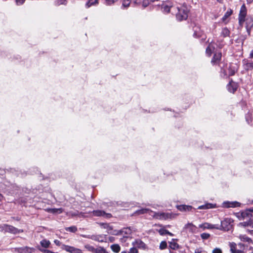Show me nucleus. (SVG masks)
I'll return each mask as SVG.
<instances>
[{
  "label": "nucleus",
  "instance_id": "nucleus-1",
  "mask_svg": "<svg viewBox=\"0 0 253 253\" xmlns=\"http://www.w3.org/2000/svg\"><path fill=\"white\" fill-rule=\"evenodd\" d=\"M239 25L243 27L245 23L246 31L249 35H250L251 30L253 27V17L252 16H247V8L245 3L241 7L238 15Z\"/></svg>",
  "mask_w": 253,
  "mask_h": 253
},
{
  "label": "nucleus",
  "instance_id": "nucleus-2",
  "mask_svg": "<svg viewBox=\"0 0 253 253\" xmlns=\"http://www.w3.org/2000/svg\"><path fill=\"white\" fill-rule=\"evenodd\" d=\"M189 10L186 6L182 5L178 7V12L176 14V19L179 21L185 20L188 16Z\"/></svg>",
  "mask_w": 253,
  "mask_h": 253
},
{
  "label": "nucleus",
  "instance_id": "nucleus-3",
  "mask_svg": "<svg viewBox=\"0 0 253 253\" xmlns=\"http://www.w3.org/2000/svg\"><path fill=\"white\" fill-rule=\"evenodd\" d=\"M237 217L239 218V220H245L244 222H240L238 224L239 226L243 227H249L251 228H253V217H245L243 218L241 215L237 214Z\"/></svg>",
  "mask_w": 253,
  "mask_h": 253
},
{
  "label": "nucleus",
  "instance_id": "nucleus-4",
  "mask_svg": "<svg viewBox=\"0 0 253 253\" xmlns=\"http://www.w3.org/2000/svg\"><path fill=\"white\" fill-rule=\"evenodd\" d=\"M233 220L231 218H226L221 221L219 226V229H223L224 231H229L232 228L231 223Z\"/></svg>",
  "mask_w": 253,
  "mask_h": 253
},
{
  "label": "nucleus",
  "instance_id": "nucleus-5",
  "mask_svg": "<svg viewBox=\"0 0 253 253\" xmlns=\"http://www.w3.org/2000/svg\"><path fill=\"white\" fill-rule=\"evenodd\" d=\"M238 87V84L233 81L232 79H230V81L226 86L227 90L232 93H234L237 91Z\"/></svg>",
  "mask_w": 253,
  "mask_h": 253
},
{
  "label": "nucleus",
  "instance_id": "nucleus-6",
  "mask_svg": "<svg viewBox=\"0 0 253 253\" xmlns=\"http://www.w3.org/2000/svg\"><path fill=\"white\" fill-rule=\"evenodd\" d=\"M3 229L5 232L13 234H16L23 231L22 230H20L17 228L8 224H4Z\"/></svg>",
  "mask_w": 253,
  "mask_h": 253
},
{
  "label": "nucleus",
  "instance_id": "nucleus-7",
  "mask_svg": "<svg viewBox=\"0 0 253 253\" xmlns=\"http://www.w3.org/2000/svg\"><path fill=\"white\" fill-rule=\"evenodd\" d=\"M93 215L95 216H102L105 218H110L112 217V215L110 213H106L102 210H94L92 211Z\"/></svg>",
  "mask_w": 253,
  "mask_h": 253
},
{
  "label": "nucleus",
  "instance_id": "nucleus-8",
  "mask_svg": "<svg viewBox=\"0 0 253 253\" xmlns=\"http://www.w3.org/2000/svg\"><path fill=\"white\" fill-rule=\"evenodd\" d=\"M253 212V208L247 209L244 211H241L237 213V214L241 215V216L245 218V217H253V215L252 214Z\"/></svg>",
  "mask_w": 253,
  "mask_h": 253
},
{
  "label": "nucleus",
  "instance_id": "nucleus-9",
  "mask_svg": "<svg viewBox=\"0 0 253 253\" xmlns=\"http://www.w3.org/2000/svg\"><path fill=\"white\" fill-rule=\"evenodd\" d=\"M222 57L221 52H216L214 54L211 60V63L212 65H219L220 63Z\"/></svg>",
  "mask_w": 253,
  "mask_h": 253
},
{
  "label": "nucleus",
  "instance_id": "nucleus-10",
  "mask_svg": "<svg viewBox=\"0 0 253 253\" xmlns=\"http://www.w3.org/2000/svg\"><path fill=\"white\" fill-rule=\"evenodd\" d=\"M63 246V249L70 253H83L81 249L74 247L65 245H64Z\"/></svg>",
  "mask_w": 253,
  "mask_h": 253
},
{
  "label": "nucleus",
  "instance_id": "nucleus-11",
  "mask_svg": "<svg viewBox=\"0 0 253 253\" xmlns=\"http://www.w3.org/2000/svg\"><path fill=\"white\" fill-rule=\"evenodd\" d=\"M199 227L202 228L203 230L206 229H220L219 226L218 224H212L208 222H205L202 224L199 225Z\"/></svg>",
  "mask_w": 253,
  "mask_h": 253
},
{
  "label": "nucleus",
  "instance_id": "nucleus-12",
  "mask_svg": "<svg viewBox=\"0 0 253 253\" xmlns=\"http://www.w3.org/2000/svg\"><path fill=\"white\" fill-rule=\"evenodd\" d=\"M193 37L195 38H200L202 37L204 35V32L201 29L199 26H195L193 28Z\"/></svg>",
  "mask_w": 253,
  "mask_h": 253
},
{
  "label": "nucleus",
  "instance_id": "nucleus-13",
  "mask_svg": "<svg viewBox=\"0 0 253 253\" xmlns=\"http://www.w3.org/2000/svg\"><path fill=\"white\" fill-rule=\"evenodd\" d=\"M223 207L226 208L239 207L241 203L238 202H225L223 203Z\"/></svg>",
  "mask_w": 253,
  "mask_h": 253
},
{
  "label": "nucleus",
  "instance_id": "nucleus-14",
  "mask_svg": "<svg viewBox=\"0 0 253 253\" xmlns=\"http://www.w3.org/2000/svg\"><path fill=\"white\" fill-rule=\"evenodd\" d=\"M176 207L178 211L182 212L189 211L193 209L192 206L186 205H177Z\"/></svg>",
  "mask_w": 253,
  "mask_h": 253
},
{
  "label": "nucleus",
  "instance_id": "nucleus-15",
  "mask_svg": "<svg viewBox=\"0 0 253 253\" xmlns=\"http://www.w3.org/2000/svg\"><path fill=\"white\" fill-rule=\"evenodd\" d=\"M133 246H135L136 248L145 249L146 245V244L141 240L136 239L132 243Z\"/></svg>",
  "mask_w": 253,
  "mask_h": 253
},
{
  "label": "nucleus",
  "instance_id": "nucleus-16",
  "mask_svg": "<svg viewBox=\"0 0 253 253\" xmlns=\"http://www.w3.org/2000/svg\"><path fill=\"white\" fill-rule=\"evenodd\" d=\"M16 250L19 253H32L34 249L26 246L18 248Z\"/></svg>",
  "mask_w": 253,
  "mask_h": 253
},
{
  "label": "nucleus",
  "instance_id": "nucleus-17",
  "mask_svg": "<svg viewBox=\"0 0 253 253\" xmlns=\"http://www.w3.org/2000/svg\"><path fill=\"white\" fill-rule=\"evenodd\" d=\"M184 228L188 231L191 233H195L197 229V227L191 223H188L186 224L185 225Z\"/></svg>",
  "mask_w": 253,
  "mask_h": 253
},
{
  "label": "nucleus",
  "instance_id": "nucleus-18",
  "mask_svg": "<svg viewBox=\"0 0 253 253\" xmlns=\"http://www.w3.org/2000/svg\"><path fill=\"white\" fill-rule=\"evenodd\" d=\"M158 217L160 219H167L172 217V214L169 213L159 212L157 213Z\"/></svg>",
  "mask_w": 253,
  "mask_h": 253
},
{
  "label": "nucleus",
  "instance_id": "nucleus-19",
  "mask_svg": "<svg viewBox=\"0 0 253 253\" xmlns=\"http://www.w3.org/2000/svg\"><path fill=\"white\" fill-rule=\"evenodd\" d=\"M99 4V0H88L85 4L86 8H88L91 6H96Z\"/></svg>",
  "mask_w": 253,
  "mask_h": 253
},
{
  "label": "nucleus",
  "instance_id": "nucleus-20",
  "mask_svg": "<svg viewBox=\"0 0 253 253\" xmlns=\"http://www.w3.org/2000/svg\"><path fill=\"white\" fill-rule=\"evenodd\" d=\"M231 34L230 31L227 28L224 27L222 28L220 36L223 38L230 37Z\"/></svg>",
  "mask_w": 253,
  "mask_h": 253
},
{
  "label": "nucleus",
  "instance_id": "nucleus-21",
  "mask_svg": "<svg viewBox=\"0 0 253 253\" xmlns=\"http://www.w3.org/2000/svg\"><path fill=\"white\" fill-rule=\"evenodd\" d=\"M230 248L232 253H244L243 251L237 249V245L235 243H230Z\"/></svg>",
  "mask_w": 253,
  "mask_h": 253
},
{
  "label": "nucleus",
  "instance_id": "nucleus-22",
  "mask_svg": "<svg viewBox=\"0 0 253 253\" xmlns=\"http://www.w3.org/2000/svg\"><path fill=\"white\" fill-rule=\"evenodd\" d=\"M239 237V239L244 242H247L249 244H253L252 239L248 237L246 235H240Z\"/></svg>",
  "mask_w": 253,
  "mask_h": 253
},
{
  "label": "nucleus",
  "instance_id": "nucleus-23",
  "mask_svg": "<svg viewBox=\"0 0 253 253\" xmlns=\"http://www.w3.org/2000/svg\"><path fill=\"white\" fill-rule=\"evenodd\" d=\"M171 6L166 4H163L161 5V10L165 13L170 12Z\"/></svg>",
  "mask_w": 253,
  "mask_h": 253
},
{
  "label": "nucleus",
  "instance_id": "nucleus-24",
  "mask_svg": "<svg viewBox=\"0 0 253 253\" xmlns=\"http://www.w3.org/2000/svg\"><path fill=\"white\" fill-rule=\"evenodd\" d=\"M149 211V210L148 209H141L136 211L133 213V215L143 214L148 213Z\"/></svg>",
  "mask_w": 253,
  "mask_h": 253
},
{
  "label": "nucleus",
  "instance_id": "nucleus-25",
  "mask_svg": "<svg viewBox=\"0 0 253 253\" xmlns=\"http://www.w3.org/2000/svg\"><path fill=\"white\" fill-rule=\"evenodd\" d=\"M233 14V10L229 8L225 13L224 15L222 18V21L224 22L228 17H229Z\"/></svg>",
  "mask_w": 253,
  "mask_h": 253
},
{
  "label": "nucleus",
  "instance_id": "nucleus-26",
  "mask_svg": "<svg viewBox=\"0 0 253 253\" xmlns=\"http://www.w3.org/2000/svg\"><path fill=\"white\" fill-rule=\"evenodd\" d=\"M84 213L82 212H79L78 211H69L68 212V214L69 216L72 217H74L75 216H79L80 215L83 216Z\"/></svg>",
  "mask_w": 253,
  "mask_h": 253
},
{
  "label": "nucleus",
  "instance_id": "nucleus-27",
  "mask_svg": "<svg viewBox=\"0 0 253 253\" xmlns=\"http://www.w3.org/2000/svg\"><path fill=\"white\" fill-rule=\"evenodd\" d=\"M50 244V242L46 239H43L40 242L41 245L44 248H48Z\"/></svg>",
  "mask_w": 253,
  "mask_h": 253
},
{
  "label": "nucleus",
  "instance_id": "nucleus-28",
  "mask_svg": "<svg viewBox=\"0 0 253 253\" xmlns=\"http://www.w3.org/2000/svg\"><path fill=\"white\" fill-rule=\"evenodd\" d=\"M169 247L170 249L174 250H178L180 248V246L178 245V244H177L175 242H169Z\"/></svg>",
  "mask_w": 253,
  "mask_h": 253
},
{
  "label": "nucleus",
  "instance_id": "nucleus-29",
  "mask_svg": "<svg viewBox=\"0 0 253 253\" xmlns=\"http://www.w3.org/2000/svg\"><path fill=\"white\" fill-rule=\"evenodd\" d=\"M111 249L115 253H118L121 250V247L118 244H113L111 246Z\"/></svg>",
  "mask_w": 253,
  "mask_h": 253
},
{
  "label": "nucleus",
  "instance_id": "nucleus-30",
  "mask_svg": "<svg viewBox=\"0 0 253 253\" xmlns=\"http://www.w3.org/2000/svg\"><path fill=\"white\" fill-rule=\"evenodd\" d=\"M214 208L212 204H206L199 207V209H209Z\"/></svg>",
  "mask_w": 253,
  "mask_h": 253
},
{
  "label": "nucleus",
  "instance_id": "nucleus-31",
  "mask_svg": "<svg viewBox=\"0 0 253 253\" xmlns=\"http://www.w3.org/2000/svg\"><path fill=\"white\" fill-rule=\"evenodd\" d=\"M65 230L72 233H75L77 231V227L76 226H72L70 227H66Z\"/></svg>",
  "mask_w": 253,
  "mask_h": 253
},
{
  "label": "nucleus",
  "instance_id": "nucleus-32",
  "mask_svg": "<svg viewBox=\"0 0 253 253\" xmlns=\"http://www.w3.org/2000/svg\"><path fill=\"white\" fill-rule=\"evenodd\" d=\"M236 72L235 69L231 66H230L228 68V76H234Z\"/></svg>",
  "mask_w": 253,
  "mask_h": 253
},
{
  "label": "nucleus",
  "instance_id": "nucleus-33",
  "mask_svg": "<svg viewBox=\"0 0 253 253\" xmlns=\"http://www.w3.org/2000/svg\"><path fill=\"white\" fill-rule=\"evenodd\" d=\"M245 68L246 70H252L253 69V61L245 64Z\"/></svg>",
  "mask_w": 253,
  "mask_h": 253
},
{
  "label": "nucleus",
  "instance_id": "nucleus-34",
  "mask_svg": "<svg viewBox=\"0 0 253 253\" xmlns=\"http://www.w3.org/2000/svg\"><path fill=\"white\" fill-rule=\"evenodd\" d=\"M99 225L103 227L105 229H109V230H112L113 229V227L112 226H111L109 223H99Z\"/></svg>",
  "mask_w": 253,
  "mask_h": 253
},
{
  "label": "nucleus",
  "instance_id": "nucleus-35",
  "mask_svg": "<svg viewBox=\"0 0 253 253\" xmlns=\"http://www.w3.org/2000/svg\"><path fill=\"white\" fill-rule=\"evenodd\" d=\"M94 253H108L103 247H99L96 248Z\"/></svg>",
  "mask_w": 253,
  "mask_h": 253
},
{
  "label": "nucleus",
  "instance_id": "nucleus-36",
  "mask_svg": "<svg viewBox=\"0 0 253 253\" xmlns=\"http://www.w3.org/2000/svg\"><path fill=\"white\" fill-rule=\"evenodd\" d=\"M167 243L165 241H162L160 244V250H165L167 248Z\"/></svg>",
  "mask_w": 253,
  "mask_h": 253
},
{
  "label": "nucleus",
  "instance_id": "nucleus-37",
  "mask_svg": "<svg viewBox=\"0 0 253 253\" xmlns=\"http://www.w3.org/2000/svg\"><path fill=\"white\" fill-rule=\"evenodd\" d=\"M66 0H57L55 1V5L57 6H59L61 4L66 5L67 4Z\"/></svg>",
  "mask_w": 253,
  "mask_h": 253
},
{
  "label": "nucleus",
  "instance_id": "nucleus-38",
  "mask_svg": "<svg viewBox=\"0 0 253 253\" xmlns=\"http://www.w3.org/2000/svg\"><path fill=\"white\" fill-rule=\"evenodd\" d=\"M158 232L159 234L162 235L164 236L165 235H166L167 233H169V230L165 229V228H161L158 230Z\"/></svg>",
  "mask_w": 253,
  "mask_h": 253
},
{
  "label": "nucleus",
  "instance_id": "nucleus-39",
  "mask_svg": "<svg viewBox=\"0 0 253 253\" xmlns=\"http://www.w3.org/2000/svg\"><path fill=\"white\" fill-rule=\"evenodd\" d=\"M85 248L88 251L92 253H94L95 251L96 250L95 248H94L93 246H90L89 245H86L85 246Z\"/></svg>",
  "mask_w": 253,
  "mask_h": 253
},
{
  "label": "nucleus",
  "instance_id": "nucleus-40",
  "mask_svg": "<svg viewBox=\"0 0 253 253\" xmlns=\"http://www.w3.org/2000/svg\"><path fill=\"white\" fill-rule=\"evenodd\" d=\"M131 0H123V6L125 7H127L129 6Z\"/></svg>",
  "mask_w": 253,
  "mask_h": 253
},
{
  "label": "nucleus",
  "instance_id": "nucleus-41",
  "mask_svg": "<svg viewBox=\"0 0 253 253\" xmlns=\"http://www.w3.org/2000/svg\"><path fill=\"white\" fill-rule=\"evenodd\" d=\"M216 44L218 47L221 49L223 47V46L225 45V43L224 41L222 40L221 41H217Z\"/></svg>",
  "mask_w": 253,
  "mask_h": 253
},
{
  "label": "nucleus",
  "instance_id": "nucleus-42",
  "mask_svg": "<svg viewBox=\"0 0 253 253\" xmlns=\"http://www.w3.org/2000/svg\"><path fill=\"white\" fill-rule=\"evenodd\" d=\"M201 237L203 240H207L210 237V234L207 233H203L201 234Z\"/></svg>",
  "mask_w": 253,
  "mask_h": 253
},
{
  "label": "nucleus",
  "instance_id": "nucleus-43",
  "mask_svg": "<svg viewBox=\"0 0 253 253\" xmlns=\"http://www.w3.org/2000/svg\"><path fill=\"white\" fill-rule=\"evenodd\" d=\"M117 0H105V3L106 5H111L115 3Z\"/></svg>",
  "mask_w": 253,
  "mask_h": 253
},
{
  "label": "nucleus",
  "instance_id": "nucleus-44",
  "mask_svg": "<svg viewBox=\"0 0 253 253\" xmlns=\"http://www.w3.org/2000/svg\"><path fill=\"white\" fill-rule=\"evenodd\" d=\"M129 253H138V251L136 248L132 247L129 249Z\"/></svg>",
  "mask_w": 253,
  "mask_h": 253
},
{
  "label": "nucleus",
  "instance_id": "nucleus-45",
  "mask_svg": "<svg viewBox=\"0 0 253 253\" xmlns=\"http://www.w3.org/2000/svg\"><path fill=\"white\" fill-rule=\"evenodd\" d=\"M40 250L42 253H58L57 252H53L51 251H50L49 250L47 249H40Z\"/></svg>",
  "mask_w": 253,
  "mask_h": 253
},
{
  "label": "nucleus",
  "instance_id": "nucleus-46",
  "mask_svg": "<svg viewBox=\"0 0 253 253\" xmlns=\"http://www.w3.org/2000/svg\"><path fill=\"white\" fill-rule=\"evenodd\" d=\"M132 2L136 6L141 5V0H132Z\"/></svg>",
  "mask_w": 253,
  "mask_h": 253
},
{
  "label": "nucleus",
  "instance_id": "nucleus-47",
  "mask_svg": "<svg viewBox=\"0 0 253 253\" xmlns=\"http://www.w3.org/2000/svg\"><path fill=\"white\" fill-rule=\"evenodd\" d=\"M26 0H15V3L17 5H22Z\"/></svg>",
  "mask_w": 253,
  "mask_h": 253
},
{
  "label": "nucleus",
  "instance_id": "nucleus-48",
  "mask_svg": "<svg viewBox=\"0 0 253 253\" xmlns=\"http://www.w3.org/2000/svg\"><path fill=\"white\" fill-rule=\"evenodd\" d=\"M206 51V53L209 55V56H211V53H212V50H211L210 45L207 47Z\"/></svg>",
  "mask_w": 253,
  "mask_h": 253
},
{
  "label": "nucleus",
  "instance_id": "nucleus-49",
  "mask_svg": "<svg viewBox=\"0 0 253 253\" xmlns=\"http://www.w3.org/2000/svg\"><path fill=\"white\" fill-rule=\"evenodd\" d=\"M212 253H222V251L219 248H215L213 250Z\"/></svg>",
  "mask_w": 253,
  "mask_h": 253
},
{
  "label": "nucleus",
  "instance_id": "nucleus-50",
  "mask_svg": "<svg viewBox=\"0 0 253 253\" xmlns=\"http://www.w3.org/2000/svg\"><path fill=\"white\" fill-rule=\"evenodd\" d=\"M202 252V248H197L195 250V253H201Z\"/></svg>",
  "mask_w": 253,
  "mask_h": 253
},
{
  "label": "nucleus",
  "instance_id": "nucleus-51",
  "mask_svg": "<svg viewBox=\"0 0 253 253\" xmlns=\"http://www.w3.org/2000/svg\"><path fill=\"white\" fill-rule=\"evenodd\" d=\"M54 243L58 246H60L61 245V242L60 241L58 240H55L54 241Z\"/></svg>",
  "mask_w": 253,
  "mask_h": 253
},
{
  "label": "nucleus",
  "instance_id": "nucleus-52",
  "mask_svg": "<svg viewBox=\"0 0 253 253\" xmlns=\"http://www.w3.org/2000/svg\"><path fill=\"white\" fill-rule=\"evenodd\" d=\"M249 58H251V59L253 58V49L252 50H251V51L250 52V54L249 55Z\"/></svg>",
  "mask_w": 253,
  "mask_h": 253
},
{
  "label": "nucleus",
  "instance_id": "nucleus-53",
  "mask_svg": "<svg viewBox=\"0 0 253 253\" xmlns=\"http://www.w3.org/2000/svg\"><path fill=\"white\" fill-rule=\"evenodd\" d=\"M249 234L253 235V230L248 229L247 231Z\"/></svg>",
  "mask_w": 253,
  "mask_h": 253
},
{
  "label": "nucleus",
  "instance_id": "nucleus-54",
  "mask_svg": "<svg viewBox=\"0 0 253 253\" xmlns=\"http://www.w3.org/2000/svg\"><path fill=\"white\" fill-rule=\"evenodd\" d=\"M247 3L250 4L253 2V0H246Z\"/></svg>",
  "mask_w": 253,
  "mask_h": 253
},
{
  "label": "nucleus",
  "instance_id": "nucleus-55",
  "mask_svg": "<svg viewBox=\"0 0 253 253\" xmlns=\"http://www.w3.org/2000/svg\"><path fill=\"white\" fill-rule=\"evenodd\" d=\"M167 235H169L170 236H172L173 235V234L171 233H170L169 231V233H167Z\"/></svg>",
  "mask_w": 253,
  "mask_h": 253
},
{
  "label": "nucleus",
  "instance_id": "nucleus-56",
  "mask_svg": "<svg viewBox=\"0 0 253 253\" xmlns=\"http://www.w3.org/2000/svg\"><path fill=\"white\" fill-rule=\"evenodd\" d=\"M121 253H129V252L126 251H122Z\"/></svg>",
  "mask_w": 253,
  "mask_h": 253
},
{
  "label": "nucleus",
  "instance_id": "nucleus-57",
  "mask_svg": "<svg viewBox=\"0 0 253 253\" xmlns=\"http://www.w3.org/2000/svg\"><path fill=\"white\" fill-rule=\"evenodd\" d=\"M13 218L14 219H15L17 221H19L20 219L18 218V217H16V218H15V217H13Z\"/></svg>",
  "mask_w": 253,
  "mask_h": 253
},
{
  "label": "nucleus",
  "instance_id": "nucleus-58",
  "mask_svg": "<svg viewBox=\"0 0 253 253\" xmlns=\"http://www.w3.org/2000/svg\"><path fill=\"white\" fill-rule=\"evenodd\" d=\"M250 250H252V252L251 253H253V248H251Z\"/></svg>",
  "mask_w": 253,
  "mask_h": 253
},
{
  "label": "nucleus",
  "instance_id": "nucleus-59",
  "mask_svg": "<svg viewBox=\"0 0 253 253\" xmlns=\"http://www.w3.org/2000/svg\"><path fill=\"white\" fill-rule=\"evenodd\" d=\"M0 198H3L2 195L0 193Z\"/></svg>",
  "mask_w": 253,
  "mask_h": 253
}]
</instances>
